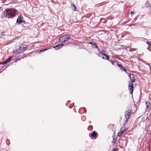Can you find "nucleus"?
Wrapping results in <instances>:
<instances>
[{
	"instance_id": "f257e3e1",
	"label": "nucleus",
	"mask_w": 151,
	"mask_h": 151,
	"mask_svg": "<svg viewBox=\"0 0 151 151\" xmlns=\"http://www.w3.org/2000/svg\"><path fill=\"white\" fill-rule=\"evenodd\" d=\"M18 11L15 9L9 8L5 9L4 14L6 18H12L15 17Z\"/></svg>"
},
{
	"instance_id": "f03ea898",
	"label": "nucleus",
	"mask_w": 151,
	"mask_h": 151,
	"mask_svg": "<svg viewBox=\"0 0 151 151\" xmlns=\"http://www.w3.org/2000/svg\"><path fill=\"white\" fill-rule=\"evenodd\" d=\"M28 47V45L22 44L21 46H19V48L18 50H17L16 51L14 52L13 53L15 55H19L26 50Z\"/></svg>"
},
{
	"instance_id": "7ed1b4c3",
	"label": "nucleus",
	"mask_w": 151,
	"mask_h": 151,
	"mask_svg": "<svg viewBox=\"0 0 151 151\" xmlns=\"http://www.w3.org/2000/svg\"><path fill=\"white\" fill-rule=\"evenodd\" d=\"M71 39L69 35H66L62 36L59 38V41L60 42H66L68 40L70 41Z\"/></svg>"
},
{
	"instance_id": "20e7f679",
	"label": "nucleus",
	"mask_w": 151,
	"mask_h": 151,
	"mask_svg": "<svg viewBox=\"0 0 151 151\" xmlns=\"http://www.w3.org/2000/svg\"><path fill=\"white\" fill-rule=\"evenodd\" d=\"M131 114V111L130 109H129L127 111H125L124 113V116L126 119L125 120H124L123 123L124 126H125V125L127 123L128 121V119L129 118Z\"/></svg>"
},
{
	"instance_id": "39448f33",
	"label": "nucleus",
	"mask_w": 151,
	"mask_h": 151,
	"mask_svg": "<svg viewBox=\"0 0 151 151\" xmlns=\"http://www.w3.org/2000/svg\"><path fill=\"white\" fill-rule=\"evenodd\" d=\"M88 43L91 45V47L93 48H96L99 52V47H98V44L94 42H88Z\"/></svg>"
},
{
	"instance_id": "423d86ee",
	"label": "nucleus",
	"mask_w": 151,
	"mask_h": 151,
	"mask_svg": "<svg viewBox=\"0 0 151 151\" xmlns=\"http://www.w3.org/2000/svg\"><path fill=\"white\" fill-rule=\"evenodd\" d=\"M128 86L129 90H130V93H132L133 92L134 88V86L133 83L129 82Z\"/></svg>"
},
{
	"instance_id": "0eeeda50",
	"label": "nucleus",
	"mask_w": 151,
	"mask_h": 151,
	"mask_svg": "<svg viewBox=\"0 0 151 151\" xmlns=\"http://www.w3.org/2000/svg\"><path fill=\"white\" fill-rule=\"evenodd\" d=\"M63 45L64 44L63 43H62L57 45L55 46H53L52 47L55 50H58L62 48Z\"/></svg>"
},
{
	"instance_id": "6e6552de",
	"label": "nucleus",
	"mask_w": 151,
	"mask_h": 151,
	"mask_svg": "<svg viewBox=\"0 0 151 151\" xmlns=\"http://www.w3.org/2000/svg\"><path fill=\"white\" fill-rule=\"evenodd\" d=\"M99 54H101L102 55V58L104 59L107 60L109 59V55H107L106 54L103 53V52H100Z\"/></svg>"
},
{
	"instance_id": "1a4fd4ad",
	"label": "nucleus",
	"mask_w": 151,
	"mask_h": 151,
	"mask_svg": "<svg viewBox=\"0 0 151 151\" xmlns=\"http://www.w3.org/2000/svg\"><path fill=\"white\" fill-rule=\"evenodd\" d=\"M22 18L21 17L19 16L17 19V23H18V24H20L22 22L23 23L25 22V21L22 20Z\"/></svg>"
},
{
	"instance_id": "9d476101",
	"label": "nucleus",
	"mask_w": 151,
	"mask_h": 151,
	"mask_svg": "<svg viewBox=\"0 0 151 151\" xmlns=\"http://www.w3.org/2000/svg\"><path fill=\"white\" fill-rule=\"evenodd\" d=\"M129 76L132 82H133L135 81V79L133 74L130 73L129 75Z\"/></svg>"
},
{
	"instance_id": "9b49d317",
	"label": "nucleus",
	"mask_w": 151,
	"mask_h": 151,
	"mask_svg": "<svg viewBox=\"0 0 151 151\" xmlns=\"http://www.w3.org/2000/svg\"><path fill=\"white\" fill-rule=\"evenodd\" d=\"M91 136L92 137L95 138L98 137V134L95 131H93L91 134Z\"/></svg>"
},
{
	"instance_id": "f8f14e48",
	"label": "nucleus",
	"mask_w": 151,
	"mask_h": 151,
	"mask_svg": "<svg viewBox=\"0 0 151 151\" xmlns=\"http://www.w3.org/2000/svg\"><path fill=\"white\" fill-rule=\"evenodd\" d=\"M71 9L73 10L74 11H76V7L75 5L74 4H72L71 5V6H70Z\"/></svg>"
},
{
	"instance_id": "ddd939ff",
	"label": "nucleus",
	"mask_w": 151,
	"mask_h": 151,
	"mask_svg": "<svg viewBox=\"0 0 151 151\" xmlns=\"http://www.w3.org/2000/svg\"><path fill=\"white\" fill-rule=\"evenodd\" d=\"M121 131L122 133H123L124 132L127 130V129L125 127H123L121 129Z\"/></svg>"
},
{
	"instance_id": "4468645a",
	"label": "nucleus",
	"mask_w": 151,
	"mask_h": 151,
	"mask_svg": "<svg viewBox=\"0 0 151 151\" xmlns=\"http://www.w3.org/2000/svg\"><path fill=\"white\" fill-rule=\"evenodd\" d=\"M145 6L146 7L151 8V4H149L148 2H147L145 4Z\"/></svg>"
},
{
	"instance_id": "2eb2a0df",
	"label": "nucleus",
	"mask_w": 151,
	"mask_h": 151,
	"mask_svg": "<svg viewBox=\"0 0 151 151\" xmlns=\"http://www.w3.org/2000/svg\"><path fill=\"white\" fill-rule=\"evenodd\" d=\"M12 59V57L11 56H9V58L5 61V62L6 63V64L9 62H10Z\"/></svg>"
},
{
	"instance_id": "dca6fc26",
	"label": "nucleus",
	"mask_w": 151,
	"mask_h": 151,
	"mask_svg": "<svg viewBox=\"0 0 151 151\" xmlns=\"http://www.w3.org/2000/svg\"><path fill=\"white\" fill-rule=\"evenodd\" d=\"M145 104L146 105L147 108H148L151 105L149 101L146 102Z\"/></svg>"
},
{
	"instance_id": "f3484780",
	"label": "nucleus",
	"mask_w": 151,
	"mask_h": 151,
	"mask_svg": "<svg viewBox=\"0 0 151 151\" xmlns=\"http://www.w3.org/2000/svg\"><path fill=\"white\" fill-rule=\"evenodd\" d=\"M93 127L91 125H89L88 128V130L89 131H91L93 130Z\"/></svg>"
},
{
	"instance_id": "a211bd4d",
	"label": "nucleus",
	"mask_w": 151,
	"mask_h": 151,
	"mask_svg": "<svg viewBox=\"0 0 151 151\" xmlns=\"http://www.w3.org/2000/svg\"><path fill=\"white\" fill-rule=\"evenodd\" d=\"M47 50V49H43V50H40V51H39V52H44Z\"/></svg>"
},
{
	"instance_id": "6ab92c4d",
	"label": "nucleus",
	"mask_w": 151,
	"mask_h": 151,
	"mask_svg": "<svg viewBox=\"0 0 151 151\" xmlns=\"http://www.w3.org/2000/svg\"><path fill=\"white\" fill-rule=\"evenodd\" d=\"M122 134L123 133L121 132H120L118 133L117 136L119 137H121L122 135Z\"/></svg>"
},
{
	"instance_id": "aec40b11",
	"label": "nucleus",
	"mask_w": 151,
	"mask_h": 151,
	"mask_svg": "<svg viewBox=\"0 0 151 151\" xmlns=\"http://www.w3.org/2000/svg\"><path fill=\"white\" fill-rule=\"evenodd\" d=\"M112 137H113V141H112V142L113 143H114L115 142H116V139H115L114 137H113V136H112Z\"/></svg>"
},
{
	"instance_id": "412c9836",
	"label": "nucleus",
	"mask_w": 151,
	"mask_h": 151,
	"mask_svg": "<svg viewBox=\"0 0 151 151\" xmlns=\"http://www.w3.org/2000/svg\"><path fill=\"white\" fill-rule=\"evenodd\" d=\"M146 43L149 46H151V41H147V42Z\"/></svg>"
},
{
	"instance_id": "4be33fe9",
	"label": "nucleus",
	"mask_w": 151,
	"mask_h": 151,
	"mask_svg": "<svg viewBox=\"0 0 151 151\" xmlns=\"http://www.w3.org/2000/svg\"><path fill=\"white\" fill-rule=\"evenodd\" d=\"M142 62H143L144 63H145V64L150 66V63H147L146 62H145V61L143 60V61H142Z\"/></svg>"
},
{
	"instance_id": "5701e85b",
	"label": "nucleus",
	"mask_w": 151,
	"mask_h": 151,
	"mask_svg": "<svg viewBox=\"0 0 151 151\" xmlns=\"http://www.w3.org/2000/svg\"><path fill=\"white\" fill-rule=\"evenodd\" d=\"M117 66L119 67V68H121L122 66V65L121 64H118V63H117L116 64Z\"/></svg>"
},
{
	"instance_id": "b1692460",
	"label": "nucleus",
	"mask_w": 151,
	"mask_h": 151,
	"mask_svg": "<svg viewBox=\"0 0 151 151\" xmlns=\"http://www.w3.org/2000/svg\"><path fill=\"white\" fill-rule=\"evenodd\" d=\"M116 62V61H115V60H113V61L111 62V63L112 65H114V63H115V62Z\"/></svg>"
},
{
	"instance_id": "393cba45",
	"label": "nucleus",
	"mask_w": 151,
	"mask_h": 151,
	"mask_svg": "<svg viewBox=\"0 0 151 151\" xmlns=\"http://www.w3.org/2000/svg\"><path fill=\"white\" fill-rule=\"evenodd\" d=\"M6 63L5 62V61L3 62H0V65H4L6 64Z\"/></svg>"
},
{
	"instance_id": "a878e982",
	"label": "nucleus",
	"mask_w": 151,
	"mask_h": 151,
	"mask_svg": "<svg viewBox=\"0 0 151 151\" xmlns=\"http://www.w3.org/2000/svg\"><path fill=\"white\" fill-rule=\"evenodd\" d=\"M107 60H108L111 63V62L113 61L112 59L109 58V59Z\"/></svg>"
},
{
	"instance_id": "bb28decb",
	"label": "nucleus",
	"mask_w": 151,
	"mask_h": 151,
	"mask_svg": "<svg viewBox=\"0 0 151 151\" xmlns=\"http://www.w3.org/2000/svg\"><path fill=\"white\" fill-rule=\"evenodd\" d=\"M99 52L98 53H97V55H98V56H99V57H100L101 55V54H99L100 53V51H99Z\"/></svg>"
},
{
	"instance_id": "cd10ccee",
	"label": "nucleus",
	"mask_w": 151,
	"mask_h": 151,
	"mask_svg": "<svg viewBox=\"0 0 151 151\" xmlns=\"http://www.w3.org/2000/svg\"><path fill=\"white\" fill-rule=\"evenodd\" d=\"M130 14L132 15L134 14V12L133 11L131 12L130 13Z\"/></svg>"
},
{
	"instance_id": "c85d7f7f",
	"label": "nucleus",
	"mask_w": 151,
	"mask_h": 151,
	"mask_svg": "<svg viewBox=\"0 0 151 151\" xmlns=\"http://www.w3.org/2000/svg\"><path fill=\"white\" fill-rule=\"evenodd\" d=\"M27 56V54L25 55H23L22 56V58H25V57H26Z\"/></svg>"
},
{
	"instance_id": "c756f323",
	"label": "nucleus",
	"mask_w": 151,
	"mask_h": 151,
	"mask_svg": "<svg viewBox=\"0 0 151 151\" xmlns=\"http://www.w3.org/2000/svg\"><path fill=\"white\" fill-rule=\"evenodd\" d=\"M117 150V149L116 148H115L114 150H112V151H116Z\"/></svg>"
},
{
	"instance_id": "7c9ffc66",
	"label": "nucleus",
	"mask_w": 151,
	"mask_h": 151,
	"mask_svg": "<svg viewBox=\"0 0 151 151\" xmlns=\"http://www.w3.org/2000/svg\"><path fill=\"white\" fill-rule=\"evenodd\" d=\"M124 68L123 66H122V67L120 68V69L122 70H123V69H124Z\"/></svg>"
},
{
	"instance_id": "2f4dec72",
	"label": "nucleus",
	"mask_w": 151,
	"mask_h": 151,
	"mask_svg": "<svg viewBox=\"0 0 151 151\" xmlns=\"http://www.w3.org/2000/svg\"><path fill=\"white\" fill-rule=\"evenodd\" d=\"M83 109L84 110V112L85 113H86V111L85 109V107H83Z\"/></svg>"
},
{
	"instance_id": "473e14b6",
	"label": "nucleus",
	"mask_w": 151,
	"mask_h": 151,
	"mask_svg": "<svg viewBox=\"0 0 151 151\" xmlns=\"http://www.w3.org/2000/svg\"><path fill=\"white\" fill-rule=\"evenodd\" d=\"M101 52H103V53L105 52V50L104 49H102L101 50Z\"/></svg>"
},
{
	"instance_id": "72a5a7b5",
	"label": "nucleus",
	"mask_w": 151,
	"mask_h": 151,
	"mask_svg": "<svg viewBox=\"0 0 151 151\" xmlns=\"http://www.w3.org/2000/svg\"><path fill=\"white\" fill-rule=\"evenodd\" d=\"M22 58V57H20V58H17V60H20Z\"/></svg>"
},
{
	"instance_id": "f704fd0d",
	"label": "nucleus",
	"mask_w": 151,
	"mask_h": 151,
	"mask_svg": "<svg viewBox=\"0 0 151 151\" xmlns=\"http://www.w3.org/2000/svg\"><path fill=\"white\" fill-rule=\"evenodd\" d=\"M104 18H101L100 19V21L102 22L103 20H104Z\"/></svg>"
},
{
	"instance_id": "c9c22d12",
	"label": "nucleus",
	"mask_w": 151,
	"mask_h": 151,
	"mask_svg": "<svg viewBox=\"0 0 151 151\" xmlns=\"http://www.w3.org/2000/svg\"><path fill=\"white\" fill-rule=\"evenodd\" d=\"M123 70H124L125 72H127V70H126V69L125 68H124V69H123Z\"/></svg>"
},
{
	"instance_id": "e433bc0d",
	"label": "nucleus",
	"mask_w": 151,
	"mask_h": 151,
	"mask_svg": "<svg viewBox=\"0 0 151 151\" xmlns=\"http://www.w3.org/2000/svg\"><path fill=\"white\" fill-rule=\"evenodd\" d=\"M147 49L149 50V51H151V49L149 48V47L147 48Z\"/></svg>"
},
{
	"instance_id": "4c0bfd02",
	"label": "nucleus",
	"mask_w": 151,
	"mask_h": 151,
	"mask_svg": "<svg viewBox=\"0 0 151 151\" xmlns=\"http://www.w3.org/2000/svg\"><path fill=\"white\" fill-rule=\"evenodd\" d=\"M5 32H2L1 33V36L2 35H3L4 33H5Z\"/></svg>"
},
{
	"instance_id": "58836bf2",
	"label": "nucleus",
	"mask_w": 151,
	"mask_h": 151,
	"mask_svg": "<svg viewBox=\"0 0 151 151\" xmlns=\"http://www.w3.org/2000/svg\"><path fill=\"white\" fill-rule=\"evenodd\" d=\"M2 9L1 8V7H0V11H2Z\"/></svg>"
},
{
	"instance_id": "ea45409f",
	"label": "nucleus",
	"mask_w": 151,
	"mask_h": 151,
	"mask_svg": "<svg viewBox=\"0 0 151 151\" xmlns=\"http://www.w3.org/2000/svg\"><path fill=\"white\" fill-rule=\"evenodd\" d=\"M7 68V67H6L5 68H4V69L3 70H4L5 69H6V68Z\"/></svg>"
},
{
	"instance_id": "a19ab883",
	"label": "nucleus",
	"mask_w": 151,
	"mask_h": 151,
	"mask_svg": "<svg viewBox=\"0 0 151 151\" xmlns=\"http://www.w3.org/2000/svg\"><path fill=\"white\" fill-rule=\"evenodd\" d=\"M136 50V49L135 48H134V49H132V50Z\"/></svg>"
},
{
	"instance_id": "79ce46f5",
	"label": "nucleus",
	"mask_w": 151,
	"mask_h": 151,
	"mask_svg": "<svg viewBox=\"0 0 151 151\" xmlns=\"http://www.w3.org/2000/svg\"><path fill=\"white\" fill-rule=\"evenodd\" d=\"M103 22H104V23H106V22H105V21H104Z\"/></svg>"
},
{
	"instance_id": "37998d69",
	"label": "nucleus",
	"mask_w": 151,
	"mask_h": 151,
	"mask_svg": "<svg viewBox=\"0 0 151 151\" xmlns=\"http://www.w3.org/2000/svg\"><path fill=\"white\" fill-rule=\"evenodd\" d=\"M89 122L90 123H91V121H89Z\"/></svg>"
},
{
	"instance_id": "c03bdc74",
	"label": "nucleus",
	"mask_w": 151,
	"mask_h": 151,
	"mask_svg": "<svg viewBox=\"0 0 151 151\" xmlns=\"http://www.w3.org/2000/svg\"><path fill=\"white\" fill-rule=\"evenodd\" d=\"M150 69L151 70V67H150Z\"/></svg>"
}]
</instances>
